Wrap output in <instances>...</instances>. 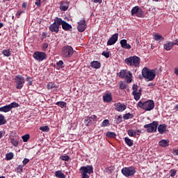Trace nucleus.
<instances>
[{"label": "nucleus", "instance_id": "f257e3e1", "mask_svg": "<svg viewBox=\"0 0 178 178\" xmlns=\"http://www.w3.org/2000/svg\"><path fill=\"white\" fill-rule=\"evenodd\" d=\"M156 76L155 70H149L148 67H145L142 69V75H139L138 79L139 80L146 79L147 81H152Z\"/></svg>", "mask_w": 178, "mask_h": 178}, {"label": "nucleus", "instance_id": "f03ea898", "mask_svg": "<svg viewBox=\"0 0 178 178\" xmlns=\"http://www.w3.org/2000/svg\"><path fill=\"white\" fill-rule=\"evenodd\" d=\"M138 106L146 112H148L155 108V102H154V100H147L145 102L140 100L138 102Z\"/></svg>", "mask_w": 178, "mask_h": 178}, {"label": "nucleus", "instance_id": "7ed1b4c3", "mask_svg": "<svg viewBox=\"0 0 178 178\" xmlns=\"http://www.w3.org/2000/svg\"><path fill=\"white\" fill-rule=\"evenodd\" d=\"M124 62L128 66L140 67V62H141V58L137 56H129L125 58Z\"/></svg>", "mask_w": 178, "mask_h": 178}, {"label": "nucleus", "instance_id": "20e7f679", "mask_svg": "<svg viewBox=\"0 0 178 178\" xmlns=\"http://www.w3.org/2000/svg\"><path fill=\"white\" fill-rule=\"evenodd\" d=\"M81 173V178H90V175L94 173V167L92 165H87L86 166H82L79 169Z\"/></svg>", "mask_w": 178, "mask_h": 178}, {"label": "nucleus", "instance_id": "39448f33", "mask_svg": "<svg viewBox=\"0 0 178 178\" xmlns=\"http://www.w3.org/2000/svg\"><path fill=\"white\" fill-rule=\"evenodd\" d=\"M61 54L63 58H72L73 56V54H74V49L73 47H72V46L66 45L62 48Z\"/></svg>", "mask_w": 178, "mask_h": 178}, {"label": "nucleus", "instance_id": "423d86ee", "mask_svg": "<svg viewBox=\"0 0 178 178\" xmlns=\"http://www.w3.org/2000/svg\"><path fill=\"white\" fill-rule=\"evenodd\" d=\"M59 27H60V24L59 21V17H56L54 22L49 26V30L51 33H56L58 34L59 33Z\"/></svg>", "mask_w": 178, "mask_h": 178}, {"label": "nucleus", "instance_id": "0eeeda50", "mask_svg": "<svg viewBox=\"0 0 178 178\" xmlns=\"http://www.w3.org/2000/svg\"><path fill=\"white\" fill-rule=\"evenodd\" d=\"M121 172L125 177H130V176L136 175V168L134 166L124 167L122 169Z\"/></svg>", "mask_w": 178, "mask_h": 178}, {"label": "nucleus", "instance_id": "6e6552de", "mask_svg": "<svg viewBox=\"0 0 178 178\" xmlns=\"http://www.w3.org/2000/svg\"><path fill=\"white\" fill-rule=\"evenodd\" d=\"M158 122L153 121L152 123L145 124L144 129H147V133H156V130H158Z\"/></svg>", "mask_w": 178, "mask_h": 178}, {"label": "nucleus", "instance_id": "1a4fd4ad", "mask_svg": "<svg viewBox=\"0 0 178 178\" xmlns=\"http://www.w3.org/2000/svg\"><path fill=\"white\" fill-rule=\"evenodd\" d=\"M20 105L17 102H12L8 105L3 106L0 107V112H3L4 113H8V112H10L13 108H19Z\"/></svg>", "mask_w": 178, "mask_h": 178}, {"label": "nucleus", "instance_id": "9d476101", "mask_svg": "<svg viewBox=\"0 0 178 178\" xmlns=\"http://www.w3.org/2000/svg\"><path fill=\"white\" fill-rule=\"evenodd\" d=\"M33 58L38 62H42L47 59V54L43 51H35L33 54Z\"/></svg>", "mask_w": 178, "mask_h": 178}, {"label": "nucleus", "instance_id": "9b49d317", "mask_svg": "<svg viewBox=\"0 0 178 178\" xmlns=\"http://www.w3.org/2000/svg\"><path fill=\"white\" fill-rule=\"evenodd\" d=\"M134 15L138 17H143L144 16V11L138 6H136L131 10V15L134 16Z\"/></svg>", "mask_w": 178, "mask_h": 178}, {"label": "nucleus", "instance_id": "f8f14e48", "mask_svg": "<svg viewBox=\"0 0 178 178\" xmlns=\"http://www.w3.org/2000/svg\"><path fill=\"white\" fill-rule=\"evenodd\" d=\"M15 81L17 84L16 88H17V90H22L23 86H24V77L22 75H17L15 77Z\"/></svg>", "mask_w": 178, "mask_h": 178}, {"label": "nucleus", "instance_id": "ddd939ff", "mask_svg": "<svg viewBox=\"0 0 178 178\" xmlns=\"http://www.w3.org/2000/svg\"><path fill=\"white\" fill-rule=\"evenodd\" d=\"M60 21V26H62L63 30L65 31H70L73 29L72 25H70L69 23L66 22V21L63 20L62 18L59 17Z\"/></svg>", "mask_w": 178, "mask_h": 178}, {"label": "nucleus", "instance_id": "4468645a", "mask_svg": "<svg viewBox=\"0 0 178 178\" xmlns=\"http://www.w3.org/2000/svg\"><path fill=\"white\" fill-rule=\"evenodd\" d=\"M86 29H87V23L86 22V19L83 18L78 22L77 30L79 33H83L86 31Z\"/></svg>", "mask_w": 178, "mask_h": 178}, {"label": "nucleus", "instance_id": "2eb2a0df", "mask_svg": "<svg viewBox=\"0 0 178 178\" xmlns=\"http://www.w3.org/2000/svg\"><path fill=\"white\" fill-rule=\"evenodd\" d=\"M119 38V33H115L113 34L107 41V45H115L116 42H118V40Z\"/></svg>", "mask_w": 178, "mask_h": 178}, {"label": "nucleus", "instance_id": "dca6fc26", "mask_svg": "<svg viewBox=\"0 0 178 178\" xmlns=\"http://www.w3.org/2000/svg\"><path fill=\"white\" fill-rule=\"evenodd\" d=\"M114 107L115 111H117V112H123L126 111V109L127 108V106L120 102L115 103Z\"/></svg>", "mask_w": 178, "mask_h": 178}, {"label": "nucleus", "instance_id": "f3484780", "mask_svg": "<svg viewBox=\"0 0 178 178\" xmlns=\"http://www.w3.org/2000/svg\"><path fill=\"white\" fill-rule=\"evenodd\" d=\"M70 2L69 1H62L60 2V10L62 12H66L67 9H69V4Z\"/></svg>", "mask_w": 178, "mask_h": 178}, {"label": "nucleus", "instance_id": "a211bd4d", "mask_svg": "<svg viewBox=\"0 0 178 178\" xmlns=\"http://www.w3.org/2000/svg\"><path fill=\"white\" fill-rule=\"evenodd\" d=\"M120 44L122 48H124V49H131V45L127 43V40L125 39L121 40L120 42Z\"/></svg>", "mask_w": 178, "mask_h": 178}, {"label": "nucleus", "instance_id": "6ab92c4d", "mask_svg": "<svg viewBox=\"0 0 178 178\" xmlns=\"http://www.w3.org/2000/svg\"><path fill=\"white\" fill-rule=\"evenodd\" d=\"M131 72L130 71H128L127 70H122L119 72V77H121V79H125L128 76L129 74H130Z\"/></svg>", "mask_w": 178, "mask_h": 178}, {"label": "nucleus", "instance_id": "aec40b11", "mask_svg": "<svg viewBox=\"0 0 178 178\" xmlns=\"http://www.w3.org/2000/svg\"><path fill=\"white\" fill-rule=\"evenodd\" d=\"M112 93H106L104 95H103V101L104 102H112Z\"/></svg>", "mask_w": 178, "mask_h": 178}, {"label": "nucleus", "instance_id": "412c9836", "mask_svg": "<svg viewBox=\"0 0 178 178\" xmlns=\"http://www.w3.org/2000/svg\"><path fill=\"white\" fill-rule=\"evenodd\" d=\"M157 130L160 134H163L166 131V124H161L157 127Z\"/></svg>", "mask_w": 178, "mask_h": 178}, {"label": "nucleus", "instance_id": "4be33fe9", "mask_svg": "<svg viewBox=\"0 0 178 178\" xmlns=\"http://www.w3.org/2000/svg\"><path fill=\"white\" fill-rule=\"evenodd\" d=\"M90 66L92 69H99L101 67V62L94 60L90 63Z\"/></svg>", "mask_w": 178, "mask_h": 178}, {"label": "nucleus", "instance_id": "5701e85b", "mask_svg": "<svg viewBox=\"0 0 178 178\" xmlns=\"http://www.w3.org/2000/svg\"><path fill=\"white\" fill-rule=\"evenodd\" d=\"M163 48L165 51H170L173 48V42H167V43L163 44Z\"/></svg>", "mask_w": 178, "mask_h": 178}, {"label": "nucleus", "instance_id": "b1692460", "mask_svg": "<svg viewBox=\"0 0 178 178\" xmlns=\"http://www.w3.org/2000/svg\"><path fill=\"white\" fill-rule=\"evenodd\" d=\"M159 145L160 147H163V148H165V147H168L169 145V140L163 139L159 142Z\"/></svg>", "mask_w": 178, "mask_h": 178}, {"label": "nucleus", "instance_id": "393cba45", "mask_svg": "<svg viewBox=\"0 0 178 178\" xmlns=\"http://www.w3.org/2000/svg\"><path fill=\"white\" fill-rule=\"evenodd\" d=\"M55 177L58 178H66V175L61 170H57L54 172Z\"/></svg>", "mask_w": 178, "mask_h": 178}, {"label": "nucleus", "instance_id": "a878e982", "mask_svg": "<svg viewBox=\"0 0 178 178\" xmlns=\"http://www.w3.org/2000/svg\"><path fill=\"white\" fill-rule=\"evenodd\" d=\"M154 40H155V41H159V40H161V41H164L165 38L161 35L156 33L154 34Z\"/></svg>", "mask_w": 178, "mask_h": 178}, {"label": "nucleus", "instance_id": "bb28decb", "mask_svg": "<svg viewBox=\"0 0 178 178\" xmlns=\"http://www.w3.org/2000/svg\"><path fill=\"white\" fill-rule=\"evenodd\" d=\"M133 118H134V115L130 113L124 114L123 115V119L124 120H129V119H133Z\"/></svg>", "mask_w": 178, "mask_h": 178}, {"label": "nucleus", "instance_id": "cd10ccee", "mask_svg": "<svg viewBox=\"0 0 178 178\" xmlns=\"http://www.w3.org/2000/svg\"><path fill=\"white\" fill-rule=\"evenodd\" d=\"M132 95H134L135 101H138L140 100V98H141V94L138 93V92H132Z\"/></svg>", "mask_w": 178, "mask_h": 178}, {"label": "nucleus", "instance_id": "c85d7f7f", "mask_svg": "<svg viewBox=\"0 0 178 178\" xmlns=\"http://www.w3.org/2000/svg\"><path fill=\"white\" fill-rule=\"evenodd\" d=\"M125 144L128 145V147H133V140L127 137L124 138Z\"/></svg>", "mask_w": 178, "mask_h": 178}, {"label": "nucleus", "instance_id": "c756f323", "mask_svg": "<svg viewBox=\"0 0 178 178\" xmlns=\"http://www.w3.org/2000/svg\"><path fill=\"white\" fill-rule=\"evenodd\" d=\"M128 136H129V137H136V136H137V132L133 129H129Z\"/></svg>", "mask_w": 178, "mask_h": 178}, {"label": "nucleus", "instance_id": "7c9ffc66", "mask_svg": "<svg viewBox=\"0 0 178 178\" xmlns=\"http://www.w3.org/2000/svg\"><path fill=\"white\" fill-rule=\"evenodd\" d=\"M127 83L129 84V83H131L133 81V74L131 72L127 75V76L125 77Z\"/></svg>", "mask_w": 178, "mask_h": 178}, {"label": "nucleus", "instance_id": "2f4dec72", "mask_svg": "<svg viewBox=\"0 0 178 178\" xmlns=\"http://www.w3.org/2000/svg\"><path fill=\"white\" fill-rule=\"evenodd\" d=\"M84 123H86V126H91V124H92V122L91 121V117H86V119H85L84 120Z\"/></svg>", "mask_w": 178, "mask_h": 178}, {"label": "nucleus", "instance_id": "473e14b6", "mask_svg": "<svg viewBox=\"0 0 178 178\" xmlns=\"http://www.w3.org/2000/svg\"><path fill=\"white\" fill-rule=\"evenodd\" d=\"M6 124V120L5 119V116L2 114H0V126H2V124Z\"/></svg>", "mask_w": 178, "mask_h": 178}, {"label": "nucleus", "instance_id": "72a5a7b5", "mask_svg": "<svg viewBox=\"0 0 178 178\" xmlns=\"http://www.w3.org/2000/svg\"><path fill=\"white\" fill-rule=\"evenodd\" d=\"M56 87V85L54 82H49L47 83V90H54Z\"/></svg>", "mask_w": 178, "mask_h": 178}, {"label": "nucleus", "instance_id": "f704fd0d", "mask_svg": "<svg viewBox=\"0 0 178 178\" xmlns=\"http://www.w3.org/2000/svg\"><path fill=\"white\" fill-rule=\"evenodd\" d=\"M2 54L4 55V56H6L7 58H9L10 56V50L9 49H4L2 51Z\"/></svg>", "mask_w": 178, "mask_h": 178}, {"label": "nucleus", "instance_id": "c9c22d12", "mask_svg": "<svg viewBox=\"0 0 178 178\" xmlns=\"http://www.w3.org/2000/svg\"><path fill=\"white\" fill-rule=\"evenodd\" d=\"M56 105H57L58 106H60V108H66V102H57L56 103Z\"/></svg>", "mask_w": 178, "mask_h": 178}, {"label": "nucleus", "instance_id": "e433bc0d", "mask_svg": "<svg viewBox=\"0 0 178 178\" xmlns=\"http://www.w3.org/2000/svg\"><path fill=\"white\" fill-rule=\"evenodd\" d=\"M13 153L10 152L6 154V161H11V159H13Z\"/></svg>", "mask_w": 178, "mask_h": 178}, {"label": "nucleus", "instance_id": "4c0bfd02", "mask_svg": "<svg viewBox=\"0 0 178 178\" xmlns=\"http://www.w3.org/2000/svg\"><path fill=\"white\" fill-rule=\"evenodd\" d=\"M106 136L109 137L110 138H115V137H116V134L115 132L108 131L106 133Z\"/></svg>", "mask_w": 178, "mask_h": 178}, {"label": "nucleus", "instance_id": "58836bf2", "mask_svg": "<svg viewBox=\"0 0 178 178\" xmlns=\"http://www.w3.org/2000/svg\"><path fill=\"white\" fill-rule=\"evenodd\" d=\"M122 122H123V117L122 115H118L115 120L116 124H120Z\"/></svg>", "mask_w": 178, "mask_h": 178}, {"label": "nucleus", "instance_id": "ea45409f", "mask_svg": "<svg viewBox=\"0 0 178 178\" xmlns=\"http://www.w3.org/2000/svg\"><path fill=\"white\" fill-rule=\"evenodd\" d=\"M40 130H41L42 131L48 133V131H49V127L48 126L40 127Z\"/></svg>", "mask_w": 178, "mask_h": 178}, {"label": "nucleus", "instance_id": "a19ab883", "mask_svg": "<svg viewBox=\"0 0 178 178\" xmlns=\"http://www.w3.org/2000/svg\"><path fill=\"white\" fill-rule=\"evenodd\" d=\"M24 143H27L29 140H30V135L29 134H26L22 137Z\"/></svg>", "mask_w": 178, "mask_h": 178}, {"label": "nucleus", "instance_id": "79ce46f5", "mask_svg": "<svg viewBox=\"0 0 178 178\" xmlns=\"http://www.w3.org/2000/svg\"><path fill=\"white\" fill-rule=\"evenodd\" d=\"M109 126V120H104L102 122V127H106Z\"/></svg>", "mask_w": 178, "mask_h": 178}, {"label": "nucleus", "instance_id": "37998d69", "mask_svg": "<svg viewBox=\"0 0 178 178\" xmlns=\"http://www.w3.org/2000/svg\"><path fill=\"white\" fill-rule=\"evenodd\" d=\"M120 90H124L126 88H127V85L124 83H123V81H121L120 83Z\"/></svg>", "mask_w": 178, "mask_h": 178}, {"label": "nucleus", "instance_id": "c03bdc74", "mask_svg": "<svg viewBox=\"0 0 178 178\" xmlns=\"http://www.w3.org/2000/svg\"><path fill=\"white\" fill-rule=\"evenodd\" d=\"M10 143L13 144V145H14V147H17V145H19V142L15 138H12L10 140Z\"/></svg>", "mask_w": 178, "mask_h": 178}, {"label": "nucleus", "instance_id": "a18cd8bd", "mask_svg": "<svg viewBox=\"0 0 178 178\" xmlns=\"http://www.w3.org/2000/svg\"><path fill=\"white\" fill-rule=\"evenodd\" d=\"M113 172V167H107L105 168L106 173H112Z\"/></svg>", "mask_w": 178, "mask_h": 178}, {"label": "nucleus", "instance_id": "49530a36", "mask_svg": "<svg viewBox=\"0 0 178 178\" xmlns=\"http://www.w3.org/2000/svg\"><path fill=\"white\" fill-rule=\"evenodd\" d=\"M60 159H61V161H66L67 162L69 161V160L70 159V156H61L60 157Z\"/></svg>", "mask_w": 178, "mask_h": 178}, {"label": "nucleus", "instance_id": "de8ad7c7", "mask_svg": "<svg viewBox=\"0 0 178 178\" xmlns=\"http://www.w3.org/2000/svg\"><path fill=\"white\" fill-rule=\"evenodd\" d=\"M56 65L58 67H60V69H63V67H65V66H63V61L62 60L57 62Z\"/></svg>", "mask_w": 178, "mask_h": 178}, {"label": "nucleus", "instance_id": "09e8293b", "mask_svg": "<svg viewBox=\"0 0 178 178\" xmlns=\"http://www.w3.org/2000/svg\"><path fill=\"white\" fill-rule=\"evenodd\" d=\"M26 81L28 82V86H33V78L27 76Z\"/></svg>", "mask_w": 178, "mask_h": 178}, {"label": "nucleus", "instance_id": "8fccbe9b", "mask_svg": "<svg viewBox=\"0 0 178 178\" xmlns=\"http://www.w3.org/2000/svg\"><path fill=\"white\" fill-rule=\"evenodd\" d=\"M170 173L171 177H175V176H176V173H177V170L175 169H172L170 170Z\"/></svg>", "mask_w": 178, "mask_h": 178}, {"label": "nucleus", "instance_id": "3c124183", "mask_svg": "<svg viewBox=\"0 0 178 178\" xmlns=\"http://www.w3.org/2000/svg\"><path fill=\"white\" fill-rule=\"evenodd\" d=\"M24 167V165H19L17 168V172L18 173H22V172H23V168Z\"/></svg>", "mask_w": 178, "mask_h": 178}, {"label": "nucleus", "instance_id": "603ef678", "mask_svg": "<svg viewBox=\"0 0 178 178\" xmlns=\"http://www.w3.org/2000/svg\"><path fill=\"white\" fill-rule=\"evenodd\" d=\"M133 92H137L138 91V86L137 84H134L132 86Z\"/></svg>", "mask_w": 178, "mask_h": 178}, {"label": "nucleus", "instance_id": "864d4df0", "mask_svg": "<svg viewBox=\"0 0 178 178\" xmlns=\"http://www.w3.org/2000/svg\"><path fill=\"white\" fill-rule=\"evenodd\" d=\"M47 48H48V43H44L42 45V50L44 51V52H45V51H47Z\"/></svg>", "mask_w": 178, "mask_h": 178}, {"label": "nucleus", "instance_id": "5fc2aeb1", "mask_svg": "<svg viewBox=\"0 0 178 178\" xmlns=\"http://www.w3.org/2000/svg\"><path fill=\"white\" fill-rule=\"evenodd\" d=\"M109 51H103L102 53V55L104 56L105 58H109Z\"/></svg>", "mask_w": 178, "mask_h": 178}, {"label": "nucleus", "instance_id": "6e6d98bb", "mask_svg": "<svg viewBox=\"0 0 178 178\" xmlns=\"http://www.w3.org/2000/svg\"><path fill=\"white\" fill-rule=\"evenodd\" d=\"M35 5H36L37 8L41 7V0H36L35 2Z\"/></svg>", "mask_w": 178, "mask_h": 178}, {"label": "nucleus", "instance_id": "4d7b16f0", "mask_svg": "<svg viewBox=\"0 0 178 178\" xmlns=\"http://www.w3.org/2000/svg\"><path fill=\"white\" fill-rule=\"evenodd\" d=\"M29 162H30V159L25 158V159H24L22 163L24 166V165H27V163H29Z\"/></svg>", "mask_w": 178, "mask_h": 178}, {"label": "nucleus", "instance_id": "13d9d810", "mask_svg": "<svg viewBox=\"0 0 178 178\" xmlns=\"http://www.w3.org/2000/svg\"><path fill=\"white\" fill-rule=\"evenodd\" d=\"M92 2H94V3H102V0H90Z\"/></svg>", "mask_w": 178, "mask_h": 178}, {"label": "nucleus", "instance_id": "bf43d9fd", "mask_svg": "<svg viewBox=\"0 0 178 178\" xmlns=\"http://www.w3.org/2000/svg\"><path fill=\"white\" fill-rule=\"evenodd\" d=\"M48 35V33L43 32L42 33V40H44V38H47V35Z\"/></svg>", "mask_w": 178, "mask_h": 178}, {"label": "nucleus", "instance_id": "052dcab7", "mask_svg": "<svg viewBox=\"0 0 178 178\" xmlns=\"http://www.w3.org/2000/svg\"><path fill=\"white\" fill-rule=\"evenodd\" d=\"M90 119L93 120L94 122H97V115H92L90 117Z\"/></svg>", "mask_w": 178, "mask_h": 178}, {"label": "nucleus", "instance_id": "680f3d73", "mask_svg": "<svg viewBox=\"0 0 178 178\" xmlns=\"http://www.w3.org/2000/svg\"><path fill=\"white\" fill-rule=\"evenodd\" d=\"M22 13H24V12L23 11H18L17 13V16L18 19H19V17H20V15H22Z\"/></svg>", "mask_w": 178, "mask_h": 178}, {"label": "nucleus", "instance_id": "e2e57ef3", "mask_svg": "<svg viewBox=\"0 0 178 178\" xmlns=\"http://www.w3.org/2000/svg\"><path fill=\"white\" fill-rule=\"evenodd\" d=\"M136 136H140L141 134V129H138L136 131Z\"/></svg>", "mask_w": 178, "mask_h": 178}, {"label": "nucleus", "instance_id": "0e129e2a", "mask_svg": "<svg viewBox=\"0 0 178 178\" xmlns=\"http://www.w3.org/2000/svg\"><path fill=\"white\" fill-rule=\"evenodd\" d=\"M173 44V47H175V45H178V40H175V42H172Z\"/></svg>", "mask_w": 178, "mask_h": 178}, {"label": "nucleus", "instance_id": "69168bd1", "mask_svg": "<svg viewBox=\"0 0 178 178\" xmlns=\"http://www.w3.org/2000/svg\"><path fill=\"white\" fill-rule=\"evenodd\" d=\"M22 8H24V9H26V8H27V3H26V2L23 3Z\"/></svg>", "mask_w": 178, "mask_h": 178}, {"label": "nucleus", "instance_id": "338daca9", "mask_svg": "<svg viewBox=\"0 0 178 178\" xmlns=\"http://www.w3.org/2000/svg\"><path fill=\"white\" fill-rule=\"evenodd\" d=\"M174 72L175 73V74H177V76H178V68H175Z\"/></svg>", "mask_w": 178, "mask_h": 178}, {"label": "nucleus", "instance_id": "774afa93", "mask_svg": "<svg viewBox=\"0 0 178 178\" xmlns=\"http://www.w3.org/2000/svg\"><path fill=\"white\" fill-rule=\"evenodd\" d=\"M3 136V131H0V138H2Z\"/></svg>", "mask_w": 178, "mask_h": 178}]
</instances>
